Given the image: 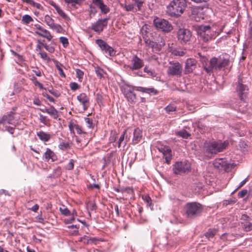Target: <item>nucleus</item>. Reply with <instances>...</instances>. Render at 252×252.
Wrapping results in <instances>:
<instances>
[{
    "mask_svg": "<svg viewBox=\"0 0 252 252\" xmlns=\"http://www.w3.org/2000/svg\"><path fill=\"white\" fill-rule=\"evenodd\" d=\"M136 91L141 92L142 93H145L149 94H153L154 95L157 94L158 92L154 88H145L142 87H137Z\"/></svg>",
    "mask_w": 252,
    "mask_h": 252,
    "instance_id": "4be33fe9",
    "label": "nucleus"
},
{
    "mask_svg": "<svg viewBox=\"0 0 252 252\" xmlns=\"http://www.w3.org/2000/svg\"><path fill=\"white\" fill-rule=\"evenodd\" d=\"M221 32V31H217L216 30V27H211L209 25H200L197 29L198 34L205 42L215 39Z\"/></svg>",
    "mask_w": 252,
    "mask_h": 252,
    "instance_id": "f03ea898",
    "label": "nucleus"
},
{
    "mask_svg": "<svg viewBox=\"0 0 252 252\" xmlns=\"http://www.w3.org/2000/svg\"><path fill=\"white\" fill-rule=\"evenodd\" d=\"M77 100L82 103L84 110H87L90 105L89 97L85 93H81L77 97Z\"/></svg>",
    "mask_w": 252,
    "mask_h": 252,
    "instance_id": "f3484780",
    "label": "nucleus"
},
{
    "mask_svg": "<svg viewBox=\"0 0 252 252\" xmlns=\"http://www.w3.org/2000/svg\"><path fill=\"white\" fill-rule=\"evenodd\" d=\"M243 228L246 232H249L252 230V222H250L248 224H244Z\"/></svg>",
    "mask_w": 252,
    "mask_h": 252,
    "instance_id": "de8ad7c7",
    "label": "nucleus"
},
{
    "mask_svg": "<svg viewBox=\"0 0 252 252\" xmlns=\"http://www.w3.org/2000/svg\"><path fill=\"white\" fill-rule=\"evenodd\" d=\"M144 41L146 44L150 48H154L157 46V43L151 40L150 39L145 38Z\"/></svg>",
    "mask_w": 252,
    "mask_h": 252,
    "instance_id": "72a5a7b5",
    "label": "nucleus"
},
{
    "mask_svg": "<svg viewBox=\"0 0 252 252\" xmlns=\"http://www.w3.org/2000/svg\"><path fill=\"white\" fill-rule=\"evenodd\" d=\"M85 121L88 128L92 129L94 127L93 120L89 118H85Z\"/></svg>",
    "mask_w": 252,
    "mask_h": 252,
    "instance_id": "c03bdc74",
    "label": "nucleus"
},
{
    "mask_svg": "<svg viewBox=\"0 0 252 252\" xmlns=\"http://www.w3.org/2000/svg\"><path fill=\"white\" fill-rule=\"evenodd\" d=\"M133 135L132 143L133 144H136L140 142L142 139V131L139 128H136L134 130Z\"/></svg>",
    "mask_w": 252,
    "mask_h": 252,
    "instance_id": "aec40b11",
    "label": "nucleus"
},
{
    "mask_svg": "<svg viewBox=\"0 0 252 252\" xmlns=\"http://www.w3.org/2000/svg\"><path fill=\"white\" fill-rule=\"evenodd\" d=\"M92 2L99 7L101 13L107 14L110 11V8L103 3L102 0H92Z\"/></svg>",
    "mask_w": 252,
    "mask_h": 252,
    "instance_id": "6ab92c4d",
    "label": "nucleus"
},
{
    "mask_svg": "<svg viewBox=\"0 0 252 252\" xmlns=\"http://www.w3.org/2000/svg\"><path fill=\"white\" fill-rule=\"evenodd\" d=\"M59 210L64 216H67L70 215V211L67 208H60Z\"/></svg>",
    "mask_w": 252,
    "mask_h": 252,
    "instance_id": "3c124183",
    "label": "nucleus"
},
{
    "mask_svg": "<svg viewBox=\"0 0 252 252\" xmlns=\"http://www.w3.org/2000/svg\"><path fill=\"white\" fill-rule=\"evenodd\" d=\"M197 61L194 59H188L185 66V73L189 74L196 68Z\"/></svg>",
    "mask_w": 252,
    "mask_h": 252,
    "instance_id": "dca6fc26",
    "label": "nucleus"
},
{
    "mask_svg": "<svg viewBox=\"0 0 252 252\" xmlns=\"http://www.w3.org/2000/svg\"><path fill=\"white\" fill-rule=\"evenodd\" d=\"M121 190L122 193L126 192L129 195H132L133 193V189L130 187H122Z\"/></svg>",
    "mask_w": 252,
    "mask_h": 252,
    "instance_id": "e433bc0d",
    "label": "nucleus"
},
{
    "mask_svg": "<svg viewBox=\"0 0 252 252\" xmlns=\"http://www.w3.org/2000/svg\"><path fill=\"white\" fill-rule=\"evenodd\" d=\"M142 199L147 203V206L151 207V209H153V204L152 199L150 197L147 195H143Z\"/></svg>",
    "mask_w": 252,
    "mask_h": 252,
    "instance_id": "2f4dec72",
    "label": "nucleus"
},
{
    "mask_svg": "<svg viewBox=\"0 0 252 252\" xmlns=\"http://www.w3.org/2000/svg\"><path fill=\"white\" fill-rule=\"evenodd\" d=\"M186 53V49H182L179 50H175L174 51V54L176 56H183Z\"/></svg>",
    "mask_w": 252,
    "mask_h": 252,
    "instance_id": "603ef678",
    "label": "nucleus"
},
{
    "mask_svg": "<svg viewBox=\"0 0 252 252\" xmlns=\"http://www.w3.org/2000/svg\"><path fill=\"white\" fill-rule=\"evenodd\" d=\"M83 0H64V1L65 3L74 6L76 4H81Z\"/></svg>",
    "mask_w": 252,
    "mask_h": 252,
    "instance_id": "473e14b6",
    "label": "nucleus"
},
{
    "mask_svg": "<svg viewBox=\"0 0 252 252\" xmlns=\"http://www.w3.org/2000/svg\"><path fill=\"white\" fill-rule=\"evenodd\" d=\"M60 41L62 43L64 47H66L69 44L68 39L65 37H61L60 38Z\"/></svg>",
    "mask_w": 252,
    "mask_h": 252,
    "instance_id": "49530a36",
    "label": "nucleus"
},
{
    "mask_svg": "<svg viewBox=\"0 0 252 252\" xmlns=\"http://www.w3.org/2000/svg\"><path fill=\"white\" fill-rule=\"evenodd\" d=\"M32 71L35 73V74L37 76H41V71L37 67H36L35 68V69H33L32 70Z\"/></svg>",
    "mask_w": 252,
    "mask_h": 252,
    "instance_id": "69168bd1",
    "label": "nucleus"
},
{
    "mask_svg": "<svg viewBox=\"0 0 252 252\" xmlns=\"http://www.w3.org/2000/svg\"><path fill=\"white\" fill-rule=\"evenodd\" d=\"M134 2L133 4H134V7L136 6L138 8V10H141L142 5L144 3V1L141 0H132Z\"/></svg>",
    "mask_w": 252,
    "mask_h": 252,
    "instance_id": "a19ab883",
    "label": "nucleus"
},
{
    "mask_svg": "<svg viewBox=\"0 0 252 252\" xmlns=\"http://www.w3.org/2000/svg\"><path fill=\"white\" fill-rule=\"evenodd\" d=\"M75 71L76 74V77L78 78V81L80 82H82L84 76L83 71L80 70V69H76Z\"/></svg>",
    "mask_w": 252,
    "mask_h": 252,
    "instance_id": "4c0bfd02",
    "label": "nucleus"
},
{
    "mask_svg": "<svg viewBox=\"0 0 252 252\" xmlns=\"http://www.w3.org/2000/svg\"><path fill=\"white\" fill-rule=\"evenodd\" d=\"M117 138V134L116 132H114V133H111V135L110 137V141L111 142H114L116 141V139Z\"/></svg>",
    "mask_w": 252,
    "mask_h": 252,
    "instance_id": "052dcab7",
    "label": "nucleus"
},
{
    "mask_svg": "<svg viewBox=\"0 0 252 252\" xmlns=\"http://www.w3.org/2000/svg\"><path fill=\"white\" fill-rule=\"evenodd\" d=\"M44 47L45 48V49L49 52L51 53H52L54 52L55 49L53 46H50L49 45H47V44H45L44 45Z\"/></svg>",
    "mask_w": 252,
    "mask_h": 252,
    "instance_id": "5fc2aeb1",
    "label": "nucleus"
},
{
    "mask_svg": "<svg viewBox=\"0 0 252 252\" xmlns=\"http://www.w3.org/2000/svg\"><path fill=\"white\" fill-rule=\"evenodd\" d=\"M244 83L242 79L239 78L236 89L240 100L243 101L247 97L249 92V87Z\"/></svg>",
    "mask_w": 252,
    "mask_h": 252,
    "instance_id": "9d476101",
    "label": "nucleus"
},
{
    "mask_svg": "<svg viewBox=\"0 0 252 252\" xmlns=\"http://www.w3.org/2000/svg\"><path fill=\"white\" fill-rule=\"evenodd\" d=\"M190 163L187 160L176 162L173 165V171L175 174H182L190 171Z\"/></svg>",
    "mask_w": 252,
    "mask_h": 252,
    "instance_id": "0eeeda50",
    "label": "nucleus"
},
{
    "mask_svg": "<svg viewBox=\"0 0 252 252\" xmlns=\"http://www.w3.org/2000/svg\"><path fill=\"white\" fill-rule=\"evenodd\" d=\"M43 113H47L51 116L54 119H57L59 117V112L53 106H51L49 108H44Z\"/></svg>",
    "mask_w": 252,
    "mask_h": 252,
    "instance_id": "b1692460",
    "label": "nucleus"
},
{
    "mask_svg": "<svg viewBox=\"0 0 252 252\" xmlns=\"http://www.w3.org/2000/svg\"><path fill=\"white\" fill-rule=\"evenodd\" d=\"M165 110L168 113H170L176 111V107L173 104H170L165 108Z\"/></svg>",
    "mask_w": 252,
    "mask_h": 252,
    "instance_id": "79ce46f5",
    "label": "nucleus"
},
{
    "mask_svg": "<svg viewBox=\"0 0 252 252\" xmlns=\"http://www.w3.org/2000/svg\"><path fill=\"white\" fill-rule=\"evenodd\" d=\"M69 86L70 89L73 91L78 89L80 87L79 85L76 82L70 83Z\"/></svg>",
    "mask_w": 252,
    "mask_h": 252,
    "instance_id": "864d4df0",
    "label": "nucleus"
},
{
    "mask_svg": "<svg viewBox=\"0 0 252 252\" xmlns=\"http://www.w3.org/2000/svg\"><path fill=\"white\" fill-rule=\"evenodd\" d=\"M95 71L97 77L99 78H101L103 76V70L99 66H96L95 68Z\"/></svg>",
    "mask_w": 252,
    "mask_h": 252,
    "instance_id": "58836bf2",
    "label": "nucleus"
},
{
    "mask_svg": "<svg viewBox=\"0 0 252 252\" xmlns=\"http://www.w3.org/2000/svg\"><path fill=\"white\" fill-rule=\"evenodd\" d=\"M167 152L163 155V157L165 160L166 163L168 164L170 163L172 159L171 150H167Z\"/></svg>",
    "mask_w": 252,
    "mask_h": 252,
    "instance_id": "c85d7f7f",
    "label": "nucleus"
},
{
    "mask_svg": "<svg viewBox=\"0 0 252 252\" xmlns=\"http://www.w3.org/2000/svg\"><path fill=\"white\" fill-rule=\"evenodd\" d=\"M43 95L46 97L49 101L50 102H54L55 100V99L52 97V96H51L50 95H49L48 94H47V93H43L42 94Z\"/></svg>",
    "mask_w": 252,
    "mask_h": 252,
    "instance_id": "bf43d9fd",
    "label": "nucleus"
},
{
    "mask_svg": "<svg viewBox=\"0 0 252 252\" xmlns=\"http://www.w3.org/2000/svg\"><path fill=\"white\" fill-rule=\"evenodd\" d=\"M48 91L50 93H51L56 97H59L61 95L60 93L58 91L54 90L53 88H52L51 89H48Z\"/></svg>",
    "mask_w": 252,
    "mask_h": 252,
    "instance_id": "09e8293b",
    "label": "nucleus"
},
{
    "mask_svg": "<svg viewBox=\"0 0 252 252\" xmlns=\"http://www.w3.org/2000/svg\"><path fill=\"white\" fill-rule=\"evenodd\" d=\"M186 215L189 219H194L201 216L203 210V206L197 202H189L185 206Z\"/></svg>",
    "mask_w": 252,
    "mask_h": 252,
    "instance_id": "20e7f679",
    "label": "nucleus"
},
{
    "mask_svg": "<svg viewBox=\"0 0 252 252\" xmlns=\"http://www.w3.org/2000/svg\"><path fill=\"white\" fill-rule=\"evenodd\" d=\"M68 127L71 133L74 134V129H76V132L78 134L86 133L81 126L78 125L74 124L73 123H69L68 125Z\"/></svg>",
    "mask_w": 252,
    "mask_h": 252,
    "instance_id": "412c9836",
    "label": "nucleus"
},
{
    "mask_svg": "<svg viewBox=\"0 0 252 252\" xmlns=\"http://www.w3.org/2000/svg\"><path fill=\"white\" fill-rule=\"evenodd\" d=\"M40 55V57L42 59H43L44 60H47L49 61L50 60V58L48 57L47 54L46 52H39V53Z\"/></svg>",
    "mask_w": 252,
    "mask_h": 252,
    "instance_id": "13d9d810",
    "label": "nucleus"
},
{
    "mask_svg": "<svg viewBox=\"0 0 252 252\" xmlns=\"http://www.w3.org/2000/svg\"><path fill=\"white\" fill-rule=\"evenodd\" d=\"M176 134L183 138L187 139L190 134L185 129H182L176 132Z\"/></svg>",
    "mask_w": 252,
    "mask_h": 252,
    "instance_id": "c756f323",
    "label": "nucleus"
},
{
    "mask_svg": "<svg viewBox=\"0 0 252 252\" xmlns=\"http://www.w3.org/2000/svg\"><path fill=\"white\" fill-rule=\"evenodd\" d=\"M170 66L168 67L167 73L170 76H176L180 77L182 74V64L178 62H170Z\"/></svg>",
    "mask_w": 252,
    "mask_h": 252,
    "instance_id": "6e6552de",
    "label": "nucleus"
},
{
    "mask_svg": "<svg viewBox=\"0 0 252 252\" xmlns=\"http://www.w3.org/2000/svg\"><path fill=\"white\" fill-rule=\"evenodd\" d=\"M74 160L73 159H71L69 160V163L66 165L65 169L68 170H72L74 168Z\"/></svg>",
    "mask_w": 252,
    "mask_h": 252,
    "instance_id": "8fccbe9b",
    "label": "nucleus"
},
{
    "mask_svg": "<svg viewBox=\"0 0 252 252\" xmlns=\"http://www.w3.org/2000/svg\"><path fill=\"white\" fill-rule=\"evenodd\" d=\"M228 144V142L227 141L223 142L213 141L205 143L204 147L207 153L213 154L222 152L226 149Z\"/></svg>",
    "mask_w": 252,
    "mask_h": 252,
    "instance_id": "39448f33",
    "label": "nucleus"
},
{
    "mask_svg": "<svg viewBox=\"0 0 252 252\" xmlns=\"http://www.w3.org/2000/svg\"><path fill=\"white\" fill-rule=\"evenodd\" d=\"M108 19V18L99 19L96 22L92 24L91 29L100 33L103 31L104 28L107 26Z\"/></svg>",
    "mask_w": 252,
    "mask_h": 252,
    "instance_id": "4468645a",
    "label": "nucleus"
},
{
    "mask_svg": "<svg viewBox=\"0 0 252 252\" xmlns=\"http://www.w3.org/2000/svg\"><path fill=\"white\" fill-rule=\"evenodd\" d=\"M195 125V126L197 127L199 129H201L202 130L205 129V126L200 122H196Z\"/></svg>",
    "mask_w": 252,
    "mask_h": 252,
    "instance_id": "e2e57ef3",
    "label": "nucleus"
},
{
    "mask_svg": "<svg viewBox=\"0 0 252 252\" xmlns=\"http://www.w3.org/2000/svg\"><path fill=\"white\" fill-rule=\"evenodd\" d=\"M44 21L46 24L51 28L55 24L54 20L48 15H46L44 17Z\"/></svg>",
    "mask_w": 252,
    "mask_h": 252,
    "instance_id": "7c9ffc66",
    "label": "nucleus"
},
{
    "mask_svg": "<svg viewBox=\"0 0 252 252\" xmlns=\"http://www.w3.org/2000/svg\"><path fill=\"white\" fill-rule=\"evenodd\" d=\"M62 18L66 19L68 18L67 16L66 15V14L63 12V11L61 9L58 13Z\"/></svg>",
    "mask_w": 252,
    "mask_h": 252,
    "instance_id": "338daca9",
    "label": "nucleus"
},
{
    "mask_svg": "<svg viewBox=\"0 0 252 252\" xmlns=\"http://www.w3.org/2000/svg\"><path fill=\"white\" fill-rule=\"evenodd\" d=\"M31 5L33 7H35L39 9L42 8V6L40 3H36L34 2L33 0H32Z\"/></svg>",
    "mask_w": 252,
    "mask_h": 252,
    "instance_id": "0e129e2a",
    "label": "nucleus"
},
{
    "mask_svg": "<svg viewBox=\"0 0 252 252\" xmlns=\"http://www.w3.org/2000/svg\"><path fill=\"white\" fill-rule=\"evenodd\" d=\"M35 27L38 30V31L35 32V34L46 38L48 41H50L52 39L53 36L48 30L44 29L38 24L35 25Z\"/></svg>",
    "mask_w": 252,
    "mask_h": 252,
    "instance_id": "2eb2a0df",
    "label": "nucleus"
},
{
    "mask_svg": "<svg viewBox=\"0 0 252 252\" xmlns=\"http://www.w3.org/2000/svg\"><path fill=\"white\" fill-rule=\"evenodd\" d=\"M95 43L102 51L106 54H108L110 57H114L116 55V51L103 40L101 39H96Z\"/></svg>",
    "mask_w": 252,
    "mask_h": 252,
    "instance_id": "f8f14e48",
    "label": "nucleus"
},
{
    "mask_svg": "<svg viewBox=\"0 0 252 252\" xmlns=\"http://www.w3.org/2000/svg\"><path fill=\"white\" fill-rule=\"evenodd\" d=\"M6 130L8 131L10 134H13L14 133V128L9 126H5Z\"/></svg>",
    "mask_w": 252,
    "mask_h": 252,
    "instance_id": "774afa93",
    "label": "nucleus"
},
{
    "mask_svg": "<svg viewBox=\"0 0 252 252\" xmlns=\"http://www.w3.org/2000/svg\"><path fill=\"white\" fill-rule=\"evenodd\" d=\"M44 157L47 161H48L50 159L52 161H54L57 159L55 154L49 148H47Z\"/></svg>",
    "mask_w": 252,
    "mask_h": 252,
    "instance_id": "5701e85b",
    "label": "nucleus"
},
{
    "mask_svg": "<svg viewBox=\"0 0 252 252\" xmlns=\"http://www.w3.org/2000/svg\"><path fill=\"white\" fill-rule=\"evenodd\" d=\"M247 193L248 191L247 189H243L238 193V196L239 198H243L247 194Z\"/></svg>",
    "mask_w": 252,
    "mask_h": 252,
    "instance_id": "4d7b16f0",
    "label": "nucleus"
},
{
    "mask_svg": "<svg viewBox=\"0 0 252 252\" xmlns=\"http://www.w3.org/2000/svg\"><path fill=\"white\" fill-rule=\"evenodd\" d=\"M137 87L131 86L126 85L124 86L123 91L125 96L126 98L127 101L131 104H134L136 102V95L134 91L136 90Z\"/></svg>",
    "mask_w": 252,
    "mask_h": 252,
    "instance_id": "1a4fd4ad",
    "label": "nucleus"
},
{
    "mask_svg": "<svg viewBox=\"0 0 252 252\" xmlns=\"http://www.w3.org/2000/svg\"><path fill=\"white\" fill-rule=\"evenodd\" d=\"M187 7V0H172L167 6V13L172 17H178Z\"/></svg>",
    "mask_w": 252,
    "mask_h": 252,
    "instance_id": "7ed1b4c3",
    "label": "nucleus"
},
{
    "mask_svg": "<svg viewBox=\"0 0 252 252\" xmlns=\"http://www.w3.org/2000/svg\"><path fill=\"white\" fill-rule=\"evenodd\" d=\"M37 135L39 138L44 142L48 141L51 138V135L43 131H40L37 132Z\"/></svg>",
    "mask_w": 252,
    "mask_h": 252,
    "instance_id": "bb28decb",
    "label": "nucleus"
},
{
    "mask_svg": "<svg viewBox=\"0 0 252 252\" xmlns=\"http://www.w3.org/2000/svg\"><path fill=\"white\" fill-rule=\"evenodd\" d=\"M129 140V138L128 137L127 135V130H125L123 132V134L121 135L119 139L118 143V148H120L121 146V144L124 141V146L126 144V142Z\"/></svg>",
    "mask_w": 252,
    "mask_h": 252,
    "instance_id": "a878e982",
    "label": "nucleus"
},
{
    "mask_svg": "<svg viewBox=\"0 0 252 252\" xmlns=\"http://www.w3.org/2000/svg\"><path fill=\"white\" fill-rule=\"evenodd\" d=\"M111 155H112V154H110L109 156L107 158H103V159L104 161V164L103 168L106 166L110 163Z\"/></svg>",
    "mask_w": 252,
    "mask_h": 252,
    "instance_id": "680f3d73",
    "label": "nucleus"
},
{
    "mask_svg": "<svg viewBox=\"0 0 252 252\" xmlns=\"http://www.w3.org/2000/svg\"><path fill=\"white\" fill-rule=\"evenodd\" d=\"M125 9L126 11H130L134 9V4H130L128 5H126L125 6Z\"/></svg>",
    "mask_w": 252,
    "mask_h": 252,
    "instance_id": "6e6d98bb",
    "label": "nucleus"
},
{
    "mask_svg": "<svg viewBox=\"0 0 252 252\" xmlns=\"http://www.w3.org/2000/svg\"><path fill=\"white\" fill-rule=\"evenodd\" d=\"M156 29L163 33L170 32L173 30V26L166 20L159 18H156L153 21Z\"/></svg>",
    "mask_w": 252,
    "mask_h": 252,
    "instance_id": "423d86ee",
    "label": "nucleus"
},
{
    "mask_svg": "<svg viewBox=\"0 0 252 252\" xmlns=\"http://www.w3.org/2000/svg\"><path fill=\"white\" fill-rule=\"evenodd\" d=\"M61 66H62V64L56 61V67L59 71V74L61 77L65 78V75L63 73V70L61 67Z\"/></svg>",
    "mask_w": 252,
    "mask_h": 252,
    "instance_id": "c9c22d12",
    "label": "nucleus"
},
{
    "mask_svg": "<svg viewBox=\"0 0 252 252\" xmlns=\"http://www.w3.org/2000/svg\"><path fill=\"white\" fill-rule=\"evenodd\" d=\"M229 58L220 56L218 58L213 57L209 62V64L203 63V68L208 74H211L214 70H220L229 64Z\"/></svg>",
    "mask_w": 252,
    "mask_h": 252,
    "instance_id": "f257e3e1",
    "label": "nucleus"
},
{
    "mask_svg": "<svg viewBox=\"0 0 252 252\" xmlns=\"http://www.w3.org/2000/svg\"><path fill=\"white\" fill-rule=\"evenodd\" d=\"M214 164L215 167L218 168L220 167H224L225 170H226L229 166V163H228L226 160L221 158L216 160Z\"/></svg>",
    "mask_w": 252,
    "mask_h": 252,
    "instance_id": "393cba45",
    "label": "nucleus"
},
{
    "mask_svg": "<svg viewBox=\"0 0 252 252\" xmlns=\"http://www.w3.org/2000/svg\"><path fill=\"white\" fill-rule=\"evenodd\" d=\"M216 234V231L212 229H209L205 233V236L207 238H211L214 237Z\"/></svg>",
    "mask_w": 252,
    "mask_h": 252,
    "instance_id": "37998d69",
    "label": "nucleus"
},
{
    "mask_svg": "<svg viewBox=\"0 0 252 252\" xmlns=\"http://www.w3.org/2000/svg\"><path fill=\"white\" fill-rule=\"evenodd\" d=\"M59 147L63 151L67 150L70 148L69 143L68 142H62L59 145Z\"/></svg>",
    "mask_w": 252,
    "mask_h": 252,
    "instance_id": "f704fd0d",
    "label": "nucleus"
},
{
    "mask_svg": "<svg viewBox=\"0 0 252 252\" xmlns=\"http://www.w3.org/2000/svg\"><path fill=\"white\" fill-rule=\"evenodd\" d=\"M144 66V60L137 55H133L130 60V64L127 67L131 70H136L142 68Z\"/></svg>",
    "mask_w": 252,
    "mask_h": 252,
    "instance_id": "ddd939ff",
    "label": "nucleus"
},
{
    "mask_svg": "<svg viewBox=\"0 0 252 252\" xmlns=\"http://www.w3.org/2000/svg\"><path fill=\"white\" fill-rule=\"evenodd\" d=\"M15 113L13 112H10L7 115L3 116L0 118V125L8 123L9 124L13 125L15 123L14 115Z\"/></svg>",
    "mask_w": 252,
    "mask_h": 252,
    "instance_id": "a211bd4d",
    "label": "nucleus"
},
{
    "mask_svg": "<svg viewBox=\"0 0 252 252\" xmlns=\"http://www.w3.org/2000/svg\"><path fill=\"white\" fill-rule=\"evenodd\" d=\"M192 37L191 32L187 29H180L177 32L178 40L181 44L189 42Z\"/></svg>",
    "mask_w": 252,
    "mask_h": 252,
    "instance_id": "9b49d317",
    "label": "nucleus"
},
{
    "mask_svg": "<svg viewBox=\"0 0 252 252\" xmlns=\"http://www.w3.org/2000/svg\"><path fill=\"white\" fill-rule=\"evenodd\" d=\"M97 241V239L96 238L90 237L87 236H84L81 238V241L86 244H96Z\"/></svg>",
    "mask_w": 252,
    "mask_h": 252,
    "instance_id": "cd10ccee",
    "label": "nucleus"
},
{
    "mask_svg": "<svg viewBox=\"0 0 252 252\" xmlns=\"http://www.w3.org/2000/svg\"><path fill=\"white\" fill-rule=\"evenodd\" d=\"M22 21L25 24H28L33 21V19L29 15H25L22 17Z\"/></svg>",
    "mask_w": 252,
    "mask_h": 252,
    "instance_id": "ea45409f",
    "label": "nucleus"
},
{
    "mask_svg": "<svg viewBox=\"0 0 252 252\" xmlns=\"http://www.w3.org/2000/svg\"><path fill=\"white\" fill-rule=\"evenodd\" d=\"M50 28L53 30H56L57 31V32L58 33H61V32H62V31H63V28L59 24H54L53 26V27H51Z\"/></svg>",
    "mask_w": 252,
    "mask_h": 252,
    "instance_id": "a18cd8bd",
    "label": "nucleus"
}]
</instances>
